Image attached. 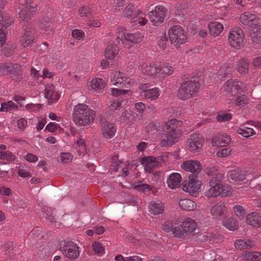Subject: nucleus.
Segmentation results:
<instances>
[{"label":"nucleus","instance_id":"nucleus-1","mask_svg":"<svg viewBox=\"0 0 261 261\" xmlns=\"http://www.w3.org/2000/svg\"><path fill=\"white\" fill-rule=\"evenodd\" d=\"M95 112L84 103H79L74 107L72 118L75 124L79 126H87L93 123Z\"/></svg>","mask_w":261,"mask_h":261},{"label":"nucleus","instance_id":"nucleus-2","mask_svg":"<svg viewBox=\"0 0 261 261\" xmlns=\"http://www.w3.org/2000/svg\"><path fill=\"white\" fill-rule=\"evenodd\" d=\"M200 88V84L196 80H190L184 82L179 87L177 94L181 100H186L195 96Z\"/></svg>","mask_w":261,"mask_h":261},{"label":"nucleus","instance_id":"nucleus-3","mask_svg":"<svg viewBox=\"0 0 261 261\" xmlns=\"http://www.w3.org/2000/svg\"><path fill=\"white\" fill-rule=\"evenodd\" d=\"M197 227L195 220L190 218H182L177 223V229H175V236L185 238L193 234Z\"/></svg>","mask_w":261,"mask_h":261},{"label":"nucleus","instance_id":"nucleus-4","mask_svg":"<svg viewBox=\"0 0 261 261\" xmlns=\"http://www.w3.org/2000/svg\"><path fill=\"white\" fill-rule=\"evenodd\" d=\"M204 139L199 133H193L187 138L185 148L194 154H199L202 150L204 145Z\"/></svg>","mask_w":261,"mask_h":261},{"label":"nucleus","instance_id":"nucleus-5","mask_svg":"<svg viewBox=\"0 0 261 261\" xmlns=\"http://www.w3.org/2000/svg\"><path fill=\"white\" fill-rule=\"evenodd\" d=\"M110 82L112 85L122 88L130 87L134 84L132 79L125 73L119 71H115L110 73Z\"/></svg>","mask_w":261,"mask_h":261},{"label":"nucleus","instance_id":"nucleus-6","mask_svg":"<svg viewBox=\"0 0 261 261\" xmlns=\"http://www.w3.org/2000/svg\"><path fill=\"white\" fill-rule=\"evenodd\" d=\"M171 43L176 48L186 43L187 36L182 28L178 25L171 27L168 31Z\"/></svg>","mask_w":261,"mask_h":261},{"label":"nucleus","instance_id":"nucleus-7","mask_svg":"<svg viewBox=\"0 0 261 261\" xmlns=\"http://www.w3.org/2000/svg\"><path fill=\"white\" fill-rule=\"evenodd\" d=\"M223 178V175L218 174L213 177L208 182V189L204 192V195L207 198H216L220 196L221 182L220 180Z\"/></svg>","mask_w":261,"mask_h":261},{"label":"nucleus","instance_id":"nucleus-8","mask_svg":"<svg viewBox=\"0 0 261 261\" xmlns=\"http://www.w3.org/2000/svg\"><path fill=\"white\" fill-rule=\"evenodd\" d=\"M60 249L64 256L70 259H76L80 255L79 247L73 242H65Z\"/></svg>","mask_w":261,"mask_h":261},{"label":"nucleus","instance_id":"nucleus-9","mask_svg":"<svg viewBox=\"0 0 261 261\" xmlns=\"http://www.w3.org/2000/svg\"><path fill=\"white\" fill-rule=\"evenodd\" d=\"M244 39L243 32L240 28H233L230 31L228 40L232 47L240 48L243 45Z\"/></svg>","mask_w":261,"mask_h":261},{"label":"nucleus","instance_id":"nucleus-10","mask_svg":"<svg viewBox=\"0 0 261 261\" xmlns=\"http://www.w3.org/2000/svg\"><path fill=\"white\" fill-rule=\"evenodd\" d=\"M202 185V182L201 180L193 177H189L188 180L183 184L182 190L190 195L196 196L200 191Z\"/></svg>","mask_w":261,"mask_h":261},{"label":"nucleus","instance_id":"nucleus-11","mask_svg":"<svg viewBox=\"0 0 261 261\" xmlns=\"http://www.w3.org/2000/svg\"><path fill=\"white\" fill-rule=\"evenodd\" d=\"M166 12V9L162 6L155 7L154 10L148 13L150 21L155 25H159L164 22Z\"/></svg>","mask_w":261,"mask_h":261},{"label":"nucleus","instance_id":"nucleus-12","mask_svg":"<svg viewBox=\"0 0 261 261\" xmlns=\"http://www.w3.org/2000/svg\"><path fill=\"white\" fill-rule=\"evenodd\" d=\"M138 69L142 74L152 79H159L158 63L151 65L144 62L139 65Z\"/></svg>","mask_w":261,"mask_h":261},{"label":"nucleus","instance_id":"nucleus-13","mask_svg":"<svg viewBox=\"0 0 261 261\" xmlns=\"http://www.w3.org/2000/svg\"><path fill=\"white\" fill-rule=\"evenodd\" d=\"M224 91L230 96H234L245 90L243 84L239 81H228L223 86Z\"/></svg>","mask_w":261,"mask_h":261},{"label":"nucleus","instance_id":"nucleus-14","mask_svg":"<svg viewBox=\"0 0 261 261\" xmlns=\"http://www.w3.org/2000/svg\"><path fill=\"white\" fill-rule=\"evenodd\" d=\"M240 21L244 25L250 27L259 26L261 24L260 20L254 13L246 12L243 13L240 17Z\"/></svg>","mask_w":261,"mask_h":261},{"label":"nucleus","instance_id":"nucleus-15","mask_svg":"<svg viewBox=\"0 0 261 261\" xmlns=\"http://www.w3.org/2000/svg\"><path fill=\"white\" fill-rule=\"evenodd\" d=\"M150 87L149 84H143L140 85L139 88L144 93V96L146 99L151 100L157 99L160 95L161 91L159 88L154 87L148 89Z\"/></svg>","mask_w":261,"mask_h":261},{"label":"nucleus","instance_id":"nucleus-16","mask_svg":"<svg viewBox=\"0 0 261 261\" xmlns=\"http://www.w3.org/2000/svg\"><path fill=\"white\" fill-rule=\"evenodd\" d=\"M180 167L182 170L193 174H198L202 169L200 163L196 160L184 161L181 163Z\"/></svg>","mask_w":261,"mask_h":261},{"label":"nucleus","instance_id":"nucleus-17","mask_svg":"<svg viewBox=\"0 0 261 261\" xmlns=\"http://www.w3.org/2000/svg\"><path fill=\"white\" fill-rule=\"evenodd\" d=\"M121 38L124 39L125 40L129 41L133 44H138L141 42L144 38V35L140 32H136L135 33H124L122 34H119L116 37V41L119 42Z\"/></svg>","mask_w":261,"mask_h":261},{"label":"nucleus","instance_id":"nucleus-18","mask_svg":"<svg viewBox=\"0 0 261 261\" xmlns=\"http://www.w3.org/2000/svg\"><path fill=\"white\" fill-rule=\"evenodd\" d=\"M61 96L60 92L53 85H48L45 89V97L50 103L57 101Z\"/></svg>","mask_w":261,"mask_h":261},{"label":"nucleus","instance_id":"nucleus-19","mask_svg":"<svg viewBox=\"0 0 261 261\" xmlns=\"http://www.w3.org/2000/svg\"><path fill=\"white\" fill-rule=\"evenodd\" d=\"M248 175V173L247 171L238 168L229 171L228 174L229 179L236 184H239L244 180Z\"/></svg>","mask_w":261,"mask_h":261},{"label":"nucleus","instance_id":"nucleus-20","mask_svg":"<svg viewBox=\"0 0 261 261\" xmlns=\"http://www.w3.org/2000/svg\"><path fill=\"white\" fill-rule=\"evenodd\" d=\"M35 32L33 29H27L20 39L21 45L23 47L31 45L35 40Z\"/></svg>","mask_w":261,"mask_h":261},{"label":"nucleus","instance_id":"nucleus-21","mask_svg":"<svg viewBox=\"0 0 261 261\" xmlns=\"http://www.w3.org/2000/svg\"><path fill=\"white\" fill-rule=\"evenodd\" d=\"M181 124V121L176 119H171L164 122L162 126V130L164 133L177 132V128L180 127Z\"/></svg>","mask_w":261,"mask_h":261},{"label":"nucleus","instance_id":"nucleus-22","mask_svg":"<svg viewBox=\"0 0 261 261\" xmlns=\"http://www.w3.org/2000/svg\"><path fill=\"white\" fill-rule=\"evenodd\" d=\"M159 79L165 78L172 74L174 70V67L168 63H158Z\"/></svg>","mask_w":261,"mask_h":261},{"label":"nucleus","instance_id":"nucleus-23","mask_svg":"<svg viewBox=\"0 0 261 261\" xmlns=\"http://www.w3.org/2000/svg\"><path fill=\"white\" fill-rule=\"evenodd\" d=\"M231 142L230 137L225 134L218 135L212 140L213 146L223 147L228 145Z\"/></svg>","mask_w":261,"mask_h":261},{"label":"nucleus","instance_id":"nucleus-24","mask_svg":"<svg viewBox=\"0 0 261 261\" xmlns=\"http://www.w3.org/2000/svg\"><path fill=\"white\" fill-rule=\"evenodd\" d=\"M226 212L227 208L225 204L221 202H217L210 210L211 214L215 219H220Z\"/></svg>","mask_w":261,"mask_h":261},{"label":"nucleus","instance_id":"nucleus-25","mask_svg":"<svg viewBox=\"0 0 261 261\" xmlns=\"http://www.w3.org/2000/svg\"><path fill=\"white\" fill-rule=\"evenodd\" d=\"M141 163L144 165V170L147 172H150L159 165V162L157 159L153 156L143 158L141 160Z\"/></svg>","mask_w":261,"mask_h":261},{"label":"nucleus","instance_id":"nucleus-26","mask_svg":"<svg viewBox=\"0 0 261 261\" xmlns=\"http://www.w3.org/2000/svg\"><path fill=\"white\" fill-rule=\"evenodd\" d=\"M180 135L178 132L165 133V138L162 141V146H172L178 142Z\"/></svg>","mask_w":261,"mask_h":261},{"label":"nucleus","instance_id":"nucleus-27","mask_svg":"<svg viewBox=\"0 0 261 261\" xmlns=\"http://www.w3.org/2000/svg\"><path fill=\"white\" fill-rule=\"evenodd\" d=\"M86 85L87 87H90L92 90L98 92L104 89L106 86V83L101 78L95 77L88 81Z\"/></svg>","mask_w":261,"mask_h":261},{"label":"nucleus","instance_id":"nucleus-28","mask_svg":"<svg viewBox=\"0 0 261 261\" xmlns=\"http://www.w3.org/2000/svg\"><path fill=\"white\" fill-rule=\"evenodd\" d=\"M181 180V176L180 174L172 173L168 176L167 183L170 189H174L179 187Z\"/></svg>","mask_w":261,"mask_h":261},{"label":"nucleus","instance_id":"nucleus-29","mask_svg":"<svg viewBox=\"0 0 261 261\" xmlns=\"http://www.w3.org/2000/svg\"><path fill=\"white\" fill-rule=\"evenodd\" d=\"M116 128L113 123L106 122L102 126L103 136L108 139L112 138L115 134Z\"/></svg>","mask_w":261,"mask_h":261},{"label":"nucleus","instance_id":"nucleus-30","mask_svg":"<svg viewBox=\"0 0 261 261\" xmlns=\"http://www.w3.org/2000/svg\"><path fill=\"white\" fill-rule=\"evenodd\" d=\"M208 29L210 35L214 37L218 36L223 30V24L219 22H211L208 24Z\"/></svg>","mask_w":261,"mask_h":261},{"label":"nucleus","instance_id":"nucleus-31","mask_svg":"<svg viewBox=\"0 0 261 261\" xmlns=\"http://www.w3.org/2000/svg\"><path fill=\"white\" fill-rule=\"evenodd\" d=\"M246 222L254 227H259L261 225V216L256 213H252L247 216Z\"/></svg>","mask_w":261,"mask_h":261},{"label":"nucleus","instance_id":"nucleus-32","mask_svg":"<svg viewBox=\"0 0 261 261\" xmlns=\"http://www.w3.org/2000/svg\"><path fill=\"white\" fill-rule=\"evenodd\" d=\"M164 205L161 202H151L148 205L149 211L153 215L162 214L164 211Z\"/></svg>","mask_w":261,"mask_h":261},{"label":"nucleus","instance_id":"nucleus-33","mask_svg":"<svg viewBox=\"0 0 261 261\" xmlns=\"http://www.w3.org/2000/svg\"><path fill=\"white\" fill-rule=\"evenodd\" d=\"M73 148L76 150L79 155L84 156L87 153L86 145L83 139H77L73 145Z\"/></svg>","mask_w":261,"mask_h":261},{"label":"nucleus","instance_id":"nucleus-34","mask_svg":"<svg viewBox=\"0 0 261 261\" xmlns=\"http://www.w3.org/2000/svg\"><path fill=\"white\" fill-rule=\"evenodd\" d=\"M180 207L186 211H193L196 208L197 205L195 202L189 199H182L178 202Z\"/></svg>","mask_w":261,"mask_h":261},{"label":"nucleus","instance_id":"nucleus-35","mask_svg":"<svg viewBox=\"0 0 261 261\" xmlns=\"http://www.w3.org/2000/svg\"><path fill=\"white\" fill-rule=\"evenodd\" d=\"M40 28L44 34L48 35L53 31L54 23L49 19H44L41 20Z\"/></svg>","mask_w":261,"mask_h":261},{"label":"nucleus","instance_id":"nucleus-36","mask_svg":"<svg viewBox=\"0 0 261 261\" xmlns=\"http://www.w3.org/2000/svg\"><path fill=\"white\" fill-rule=\"evenodd\" d=\"M235 247L239 250L249 249L254 245V243L249 240H238L234 243Z\"/></svg>","mask_w":261,"mask_h":261},{"label":"nucleus","instance_id":"nucleus-37","mask_svg":"<svg viewBox=\"0 0 261 261\" xmlns=\"http://www.w3.org/2000/svg\"><path fill=\"white\" fill-rule=\"evenodd\" d=\"M118 49L116 45H109L106 48L105 56L106 58L112 60L117 55Z\"/></svg>","mask_w":261,"mask_h":261},{"label":"nucleus","instance_id":"nucleus-38","mask_svg":"<svg viewBox=\"0 0 261 261\" xmlns=\"http://www.w3.org/2000/svg\"><path fill=\"white\" fill-rule=\"evenodd\" d=\"M136 25H144L146 24L147 19L145 18V15L142 12H139L132 19Z\"/></svg>","mask_w":261,"mask_h":261},{"label":"nucleus","instance_id":"nucleus-39","mask_svg":"<svg viewBox=\"0 0 261 261\" xmlns=\"http://www.w3.org/2000/svg\"><path fill=\"white\" fill-rule=\"evenodd\" d=\"M249 61L247 59L240 60L237 65V71L241 74H246L248 71Z\"/></svg>","mask_w":261,"mask_h":261},{"label":"nucleus","instance_id":"nucleus-40","mask_svg":"<svg viewBox=\"0 0 261 261\" xmlns=\"http://www.w3.org/2000/svg\"><path fill=\"white\" fill-rule=\"evenodd\" d=\"M223 225L228 229L234 231L238 229L239 224L234 218H229L224 221Z\"/></svg>","mask_w":261,"mask_h":261},{"label":"nucleus","instance_id":"nucleus-41","mask_svg":"<svg viewBox=\"0 0 261 261\" xmlns=\"http://www.w3.org/2000/svg\"><path fill=\"white\" fill-rule=\"evenodd\" d=\"M243 258L247 261H261V253L258 252H246Z\"/></svg>","mask_w":261,"mask_h":261},{"label":"nucleus","instance_id":"nucleus-42","mask_svg":"<svg viewBox=\"0 0 261 261\" xmlns=\"http://www.w3.org/2000/svg\"><path fill=\"white\" fill-rule=\"evenodd\" d=\"M18 106L11 100L7 102H3L1 103L0 111L8 112L11 110H17Z\"/></svg>","mask_w":261,"mask_h":261},{"label":"nucleus","instance_id":"nucleus-43","mask_svg":"<svg viewBox=\"0 0 261 261\" xmlns=\"http://www.w3.org/2000/svg\"><path fill=\"white\" fill-rule=\"evenodd\" d=\"M238 134L242 135L243 137L248 138L255 134L254 130L250 127H239L237 130Z\"/></svg>","mask_w":261,"mask_h":261},{"label":"nucleus","instance_id":"nucleus-44","mask_svg":"<svg viewBox=\"0 0 261 261\" xmlns=\"http://www.w3.org/2000/svg\"><path fill=\"white\" fill-rule=\"evenodd\" d=\"M15 65L11 63H7L5 64L0 65V75H4L7 74L8 72H11L14 71ZM17 67V65H16V68Z\"/></svg>","mask_w":261,"mask_h":261},{"label":"nucleus","instance_id":"nucleus-45","mask_svg":"<svg viewBox=\"0 0 261 261\" xmlns=\"http://www.w3.org/2000/svg\"><path fill=\"white\" fill-rule=\"evenodd\" d=\"M256 27H254L255 31L254 29L251 30L250 36L252 41L254 43H258L261 42V31L259 29L257 28Z\"/></svg>","mask_w":261,"mask_h":261},{"label":"nucleus","instance_id":"nucleus-46","mask_svg":"<svg viewBox=\"0 0 261 261\" xmlns=\"http://www.w3.org/2000/svg\"><path fill=\"white\" fill-rule=\"evenodd\" d=\"M177 229V223H175L174 225L170 221H166L164 223L163 229L166 232H172L175 236V230Z\"/></svg>","mask_w":261,"mask_h":261},{"label":"nucleus","instance_id":"nucleus-47","mask_svg":"<svg viewBox=\"0 0 261 261\" xmlns=\"http://www.w3.org/2000/svg\"><path fill=\"white\" fill-rule=\"evenodd\" d=\"M13 23V19L8 14L0 13V24L2 25L8 26Z\"/></svg>","mask_w":261,"mask_h":261},{"label":"nucleus","instance_id":"nucleus-48","mask_svg":"<svg viewBox=\"0 0 261 261\" xmlns=\"http://www.w3.org/2000/svg\"><path fill=\"white\" fill-rule=\"evenodd\" d=\"M92 250L99 256H101L105 253V247L98 242H94L92 245Z\"/></svg>","mask_w":261,"mask_h":261},{"label":"nucleus","instance_id":"nucleus-49","mask_svg":"<svg viewBox=\"0 0 261 261\" xmlns=\"http://www.w3.org/2000/svg\"><path fill=\"white\" fill-rule=\"evenodd\" d=\"M231 114L229 113L221 112L217 115L216 119L218 121L224 122L231 119Z\"/></svg>","mask_w":261,"mask_h":261},{"label":"nucleus","instance_id":"nucleus-50","mask_svg":"<svg viewBox=\"0 0 261 261\" xmlns=\"http://www.w3.org/2000/svg\"><path fill=\"white\" fill-rule=\"evenodd\" d=\"M220 190V196L221 197H226L230 196L232 193V188L227 185H223L221 184Z\"/></svg>","mask_w":261,"mask_h":261},{"label":"nucleus","instance_id":"nucleus-51","mask_svg":"<svg viewBox=\"0 0 261 261\" xmlns=\"http://www.w3.org/2000/svg\"><path fill=\"white\" fill-rule=\"evenodd\" d=\"M249 98L245 95L238 96L235 100V104L240 107H243L249 102Z\"/></svg>","mask_w":261,"mask_h":261},{"label":"nucleus","instance_id":"nucleus-52","mask_svg":"<svg viewBox=\"0 0 261 261\" xmlns=\"http://www.w3.org/2000/svg\"><path fill=\"white\" fill-rule=\"evenodd\" d=\"M133 119V113L129 110H125L121 114L120 116V121L125 123Z\"/></svg>","mask_w":261,"mask_h":261},{"label":"nucleus","instance_id":"nucleus-53","mask_svg":"<svg viewBox=\"0 0 261 261\" xmlns=\"http://www.w3.org/2000/svg\"><path fill=\"white\" fill-rule=\"evenodd\" d=\"M230 71V70L228 68L225 69L224 67H221L217 72L215 78L217 80H222L229 73Z\"/></svg>","mask_w":261,"mask_h":261},{"label":"nucleus","instance_id":"nucleus-54","mask_svg":"<svg viewBox=\"0 0 261 261\" xmlns=\"http://www.w3.org/2000/svg\"><path fill=\"white\" fill-rule=\"evenodd\" d=\"M233 211L236 216L240 219L244 218L246 214L244 208L241 205L234 206L233 207Z\"/></svg>","mask_w":261,"mask_h":261},{"label":"nucleus","instance_id":"nucleus-55","mask_svg":"<svg viewBox=\"0 0 261 261\" xmlns=\"http://www.w3.org/2000/svg\"><path fill=\"white\" fill-rule=\"evenodd\" d=\"M122 100L120 99H115L110 102L109 106L110 111H115L118 110L122 105Z\"/></svg>","mask_w":261,"mask_h":261},{"label":"nucleus","instance_id":"nucleus-56","mask_svg":"<svg viewBox=\"0 0 261 261\" xmlns=\"http://www.w3.org/2000/svg\"><path fill=\"white\" fill-rule=\"evenodd\" d=\"M72 155L69 152H62L60 154L61 161L63 163H68L72 160Z\"/></svg>","mask_w":261,"mask_h":261},{"label":"nucleus","instance_id":"nucleus-57","mask_svg":"<svg viewBox=\"0 0 261 261\" xmlns=\"http://www.w3.org/2000/svg\"><path fill=\"white\" fill-rule=\"evenodd\" d=\"M134 189L138 191L144 193L149 192L151 188L150 186L146 184H139L134 186Z\"/></svg>","mask_w":261,"mask_h":261},{"label":"nucleus","instance_id":"nucleus-58","mask_svg":"<svg viewBox=\"0 0 261 261\" xmlns=\"http://www.w3.org/2000/svg\"><path fill=\"white\" fill-rule=\"evenodd\" d=\"M58 128H60L61 131H63L62 129L60 127L59 124L55 122H50L46 126L45 129V130H47L50 133H53Z\"/></svg>","mask_w":261,"mask_h":261},{"label":"nucleus","instance_id":"nucleus-59","mask_svg":"<svg viewBox=\"0 0 261 261\" xmlns=\"http://www.w3.org/2000/svg\"><path fill=\"white\" fill-rule=\"evenodd\" d=\"M72 37L77 40H83L85 37V33L81 30L75 29L72 32Z\"/></svg>","mask_w":261,"mask_h":261},{"label":"nucleus","instance_id":"nucleus-60","mask_svg":"<svg viewBox=\"0 0 261 261\" xmlns=\"http://www.w3.org/2000/svg\"><path fill=\"white\" fill-rule=\"evenodd\" d=\"M231 150L230 148H223L217 152V155L220 158H224L229 155Z\"/></svg>","mask_w":261,"mask_h":261},{"label":"nucleus","instance_id":"nucleus-61","mask_svg":"<svg viewBox=\"0 0 261 261\" xmlns=\"http://www.w3.org/2000/svg\"><path fill=\"white\" fill-rule=\"evenodd\" d=\"M90 13V9L86 6L81 7L78 11V14L80 17L88 16Z\"/></svg>","mask_w":261,"mask_h":261},{"label":"nucleus","instance_id":"nucleus-62","mask_svg":"<svg viewBox=\"0 0 261 261\" xmlns=\"http://www.w3.org/2000/svg\"><path fill=\"white\" fill-rule=\"evenodd\" d=\"M17 127L20 130H24L27 125V121L25 118H20L17 122Z\"/></svg>","mask_w":261,"mask_h":261},{"label":"nucleus","instance_id":"nucleus-63","mask_svg":"<svg viewBox=\"0 0 261 261\" xmlns=\"http://www.w3.org/2000/svg\"><path fill=\"white\" fill-rule=\"evenodd\" d=\"M4 27L6 26L2 25V27L0 28V46H3L6 42V32L5 29H4Z\"/></svg>","mask_w":261,"mask_h":261},{"label":"nucleus","instance_id":"nucleus-64","mask_svg":"<svg viewBox=\"0 0 261 261\" xmlns=\"http://www.w3.org/2000/svg\"><path fill=\"white\" fill-rule=\"evenodd\" d=\"M25 108L27 110L29 111H37L41 108V105L40 104H33L30 103L27 104L25 106Z\"/></svg>","mask_w":261,"mask_h":261}]
</instances>
